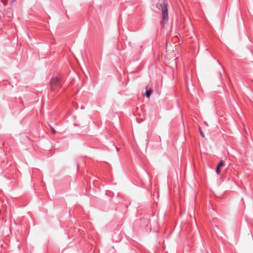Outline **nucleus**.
<instances>
[{"mask_svg": "<svg viewBox=\"0 0 253 253\" xmlns=\"http://www.w3.org/2000/svg\"><path fill=\"white\" fill-rule=\"evenodd\" d=\"M168 6V3L167 0H161L156 5L157 8L162 11L164 22H167L169 19Z\"/></svg>", "mask_w": 253, "mask_h": 253, "instance_id": "f257e3e1", "label": "nucleus"}, {"mask_svg": "<svg viewBox=\"0 0 253 253\" xmlns=\"http://www.w3.org/2000/svg\"><path fill=\"white\" fill-rule=\"evenodd\" d=\"M62 79L60 77H52L50 81V89L52 91H57L62 86Z\"/></svg>", "mask_w": 253, "mask_h": 253, "instance_id": "f03ea898", "label": "nucleus"}, {"mask_svg": "<svg viewBox=\"0 0 253 253\" xmlns=\"http://www.w3.org/2000/svg\"><path fill=\"white\" fill-rule=\"evenodd\" d=\"M152 90L151 89H147V87H146V91L145 92L146 96L147 98H149L150 96L151 93H152Z\"/></svg>", "mask_w": 253, "mask_h": 253, "instance_id": "7ed1b4c3", "label": "nucleus"}, {"mask_svg": "<svg viewBox=\"0 0 253 253\" xmlns=\"http://www.w3.org/2000/svg\"><path fill=\"white\" fill-rule=\"evenodd\" d=\"M224 165V162L223 161L221 160L220 161V162L219 163V164H218L217 167L220 168L221 167H223Z\"/></svg>", "mask_w": 253, "mask_h": 253, "instance_id": "20e7f679", "label": "nucleus"}, {"mask_svg": "<svg viewBox=\"0 0 253 253\" xmlns=\"http://www.w3.org/2000/svg\"><path fill=\"white\" fill-rule=\"evenodd\" d=\"M216 172L217 174H219L220 173V168L218 167L217 166L216 169Z\"/></svg>", "mask_w": 253, "mask_h": 253, "instance_id": "39448f33", "label": "nucleus"}, {"mask_svg": "<svg viewBox=\"0 0 253 253\" xmlns=\"http://www.w3.org/2000/svg\"><path fill=\"white\" fill-rule=\"evenodd\" d=\"M199 129H200V134H201V136L203 137H205V135H204V132L201 130L200 128Z\"/></svg>", "mask_w": 253, "mask_h": 253, "instance_id": "423d86ee", "label": "nucleus"}, {"mask_svg": "<svg viewBox=\"0 0 253 253\" xmlns=\"http://www.w3.org/2000/svg\"><path fill=\"white\" fill-rule=\"evenodd\" d=\"M52 132L54 134L56 133V131L53 128H52Z\"/></svg>", "mask_w": 253, "mask_h": 253, "instance_id": "0eeeda50", "label": "nucleus"}, {"mask_svg": "<svg viewBox=\"0 0 253 253\" xmlns=\"http://www.w3.org/2000/svg\"><path fill=\"white\" fill-rule=\"evenodd\" d=\"M15 1V0H11V1L12 2H14Z\"/></svg>", "mask_w": 253, "mask_h": 253, "instance_id": "6e6552de", "label": "nucleus"}, {"mask_svg": "<svg viewBox=\"0 0 253 253\" xmlns=\"http://www.w3.org/2000/svg\"><path fill=\"white\" fill-rule=\"evenodd\" d=\"M116 149H117V151H119V149L118 147H116Z\"/></svg>", "mask_w": 253, "mask_h": 253, "instance_id": "1a4fd4ad", "label": "nucleus"}]
</instances>
